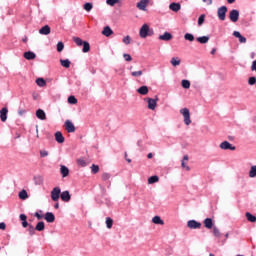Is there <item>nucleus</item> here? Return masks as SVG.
Masks as SVG:
<instances>
[{"mask_svg":"<svg viewBox=\"0 0 256 256\" xmlns=\"http://www.w3.org/2000/svg\"><path fill=\"white\" fill-rule=\"evenodd\" d=\"M72 41H74V43H76V45L78 47H83L82 48L83 53H89L91 51V44H89V42H87L77 36H74L72 38Z\"/></svg>","mask_w":256,"mask_h":256,"instance_id":"1","label":"nucleus"},{"mask_svg":"<svg viewBox=\"0 0 256 256\" xmlns=\"http://www.w3.org/2000/svg\"><path fill=\"white\" fill-rule=\"evenodd\" d=\"M139 35L141 39H147V37H153L155 35V30L149 27L148 24H143L140 28Z\"/></svg>","mask_w":256,"mask_h":256,"instance_id":"2","label":"nucleus"},{"mask_svg":"<svg viewBox=\"0 0 256 256\" xmlns=\"http://www.w3.org/2000/svg\"><path fill=\"white\" fill-rule=\"evenodd\" d=\"M96 202L99 203L100 205H103V203H105L107 207H111V199L107 198V190H105V188H103L101 199H99V196L96 197Z\"/></svg>","mask_w":256,"mask_h":256,"instance_id":"3","label":"nucleus"},{"mask_svg":"<svg viewBox=\"0 0 256 256\" xmlns=\"http://www.w3.org/2000/svg\"><path fill=\"white\" fill-rule=\"evenodd\" d=\"M227 11H229V9L225 5L218 8L217 17L220 21H225L227 18Z\"/></svg>","mask_w":256,"mask_h":256,"instance_id":"4","label":"nucleus"},{"mask_svg":"<svg viewBox=\"0 0 256 256\" xmlns=\"http://www.w3.org/2000/svg\"><path fill=\"white\" fill-rule=\"evenodd\" d=\"M181 115L184 117V123L185 125H191V112L188 108H182L180 110Z\"/></svg>","mask_w":256,"mask_h":256,"instance_id":"5","label":"nucleus"},{"mask_svg":"<svg viewBox=\"0 0 256 256\" xmlns=\"http://www.w3.org/2000/svg\"><path fill=\"white\" fill-rule=\"evenodd\" d=\"M145 101H147L148 103V109H150L151 111H155L159 98L155 96V98H146Z\"/></svg>","mask_w":256,"mask_h":256,"instance_id":"6","label":"nucleus"},{"mask_svg":"<svg viewBox=\"0 0 256 256\" xmlns=\"http://www.w3.org/2000/svg\"><path fill=\"white\" fill-rule=\"evenodd\" d=\"M220 149L223 151H235L237 149L233 144H231L229 141H223L220 143Z\"/></svg>","mask_w":256,"mask_h":256,"instance_id":"7","label":"nucleus"},{"mask_svg":"<svg viewBox=\"0 0 256 256\" xmlns=\"http://www.w3.org/2000/svg\"><path fill=\"white\" fill-rule=\"evenodd\" d=\"M59 197H61V188L60 187H54L51 191V199L52 201H59Z\"/></svg>","mask_w":256,"mask_h":256,"instance_id":"8","label":"nucleus"},{"mask_svg":"<svg viewBox=\"0 0 256 256\" xmlns=\"http://www.w3.org/2000/svg\"><path fill=\"white\" fill-rule=\"evenodd\" d=\"M229 19L232 21V23H237V21H239V10L232 9L229 12Z\"/></svg>","mask_w":256,"mask_h":256,"instance_id":"9","label":"nucleus"},{"mask_svg":"<svg viewBox=\"0 0 256 256\" xmlns=\"http://www.w3.org/2000/svg\"><path fill=\"white\" fill-rule=\"evenodd\" d=\"M64 127L67 133H75L76 131L75 124H73L71 120H66L64 123Z\"/></svg>","mask_w":256,"mask_h":256,"instance_id":"10","label":"nucleus"},{"mask_svg":"<svg viewBox=\"0 0 256 256\" xmlns=\"http://www.w3.org/2000/svg\"><path fill=\"white\" fill-rule=\"evenodd\" d=\"M201 222L197 220H189L187 222L188 229H201Z\"/></svg>","mask_w":256,"mask_h":256,"instance_id":"11","label":"nucleus"},{"mask_svg":"<svg viewBox=\"0 0 256 256\" xmlns=\"http://www.w3.org/2000/svg\"><path fill=\"white\" fill-rule=\"evenodd\" d=\"M60 199L64 201V203H69V201H71V194L69 193V190L61 192Z\"/></svg>","mask_w":256,"mask_h":256,"instance_id":"12","label":"nucleus"},{"mask_svg":"<svg viewBox=\"0 0 256 256\" xmlns=\"http://www.w3.org/2000/svg\"><path fill=\"white\" fill-rule=\"evenodd\" d=\"M23 57L27 61H33V59H37V54H35V52L33 51H27V52H24Z\"/></svg>","mask_w":256,"mask_h":256,"instance_id":"13","label":"nucleus"},{"mask_svg":"<svg viewBox=\"0 0 256 256\" xmlns=\"http://www.w3.org/2000/svg\"><path fill=\"white\" fill-rule=\"evenodd\" d=\"M147 5H149V0H140L136 7L140 10V11H146L147 9Z\"/></svg>","mask_w":256,"mask_h":256,"instance_id":"14","label":"nucleus"},{"mask_svg":"<svg viewBox=\"0 0 256 256\" xmlns=\"http://www.w3.org/2000/svg\"><path fill=\"white\" fill-rule=\"evenodd\" d=\"M44 219L47 223H55V214H53V212H46L44 214Z\"/></svg>","mask_w":256,"mask_h":256,"instance_id":"15","label":"nucleus"},{"mask_svg":"<svg viewBox=\"0 0 256 256\" xmlns=\"http://www.w3.org/2000/svg\"><path fill=\"white\" fill-rule=\"evenodd\" d=\"M158 39L160 41H171L173 34H171V32H164L163 35H159Z\"/></svg>","mask_w":256,"mask_h":256,"instance_id":"16","label":"nucleus"},{"mask_svg":"<svg viewBox=\"0 0 256 256\" xmlns=\"http://www.w3.org/2000/svg\"><path fill=\"white\" fill-rule=\"evenodd\" d=\"M203 223H204V227L206 229H213L215 227L214 226L215 223L213 222V218H206V219H204Z\"/></svg>","mask_w":256,"mask_h":256,"instance_id":"17","label":"nucleus"},{"mask_svg":"<svg viewBox=\"0 0 256 256\" xmlns=\"http://www.w3.org/2000/svg\"><path fill=\"white\" fill-rule=\"evenodd\" d=\"M19 219L21 221V225L24 229H27L29 227V222H27V215L26 214H20Z\"/></svg>","mask_w":256,"mask_h":256,"instance_id":"18","label":"nucleus"},{"mask_svg":"<svg viewBox=\"0 0 256 256\" xmlns=\"http://www.w3.org/2000/svg\"><path fill=\"white\" fill-rule=\"evenodd\" d=\"M54 137H55V141L57 143H65V136H63V133H61V131H57L55 134H54Z\"/></svg>","mask_w":256,"mask_h":256,"instance_id":"19","label":"nucleus"},{"mask_svg":"<svg viewBox=\"0 0 256 256\" xmlns=\"http://www.w3.org/2000/svg\"><path fill=\"white\" fill-rule=\"evenodd\" d=\"M7 113H9V109H7V107H4L0 110V119L2 123H5V121H7Z\"/></svg>","mask_w":256,"mask_h":256,"instance_id":"20","label":"nucleus"},{"mask_svg":"<svg viewBox=\"0 0 256 256\" xmlns=\"http://www.w3.org/2000/svg\"><path fill=\"white\" fill-rule=\"evenodd\" d=\"M169 9L171 11H174V13H177V12L181 11V4L177 3V2H172L169 5Z\"/></svg>","mask_w":256,"mask_h":256,"instance_id":"21","label":"nucleus"},{"mask_svg":"<svg viewBox=\"0 0 256 256\" xmlns=\"http://www.w3.org/2000/svg\"><path fill=\"white\" fill-rule=\"evenodd\" d=\"M36 117L37 119H40V121H45V119H47V114H45V111L40 108L36 111Z\"/></svg>","mask_w":256,"mask_h":256,"instance_id":"22","label":"nucleus"},{"mask_svg":"<svg viewBox=\"0 0 256 256\" xmlns=\"http://www.w3.org/2000/svg\"><path fill=\"white\" fill-rule=\"evenodd\" d=\"M233 36L236 37V39H239V43H247V38H245V36L241 35V32L234 31Z\"/></svg>","mask_w":256,"mask_h":256,"instance_id":"23","label":"nucleus"},{"mask_svg":"<svg viewBox=\"0 0 256 256\" xmlns=\"http://www.w3.org/2000/svg\"><path fill=\"white\" fill-rule=\"evenodd\" d=\"M136 91L139 95H148L149 87L143 85V86H140Z\"/></svg>","mask_w":256,"mask_h":256,"instance_id":"24","label":"nucleus"},{"mask_svg":"<svg viewBox=\"0 0 256 256\" xmlns=\"http://www.w3.org/2000/svg\"><path fill=\"white\" fill-rule=\"evenodd\" d=\"M60 173H61L63 179H65V177H69V168L65 165H61Z\"/></svg>","mask_w":256,"mask_h":256,"instance_id":"25","label":"nucleus"},{"mask_svg":"<svg viewBox=\"0 0 256 256\" xmlns=\"http://www.w3.org/2000/svg\"><path fill=\"white\" fill-rule=\"evenodd\" d=\"M102 35L105 37H111L113 35V29L110 26H105L102 30Z\"/></svg>","mask_w":256,"mask_h":256,"instance_id":"26","label":"nucleus"},{"mask_svg":"<svg viewBox=\"0 0 256 256\" xmlns=\"http://www.w3.org/2000/svg\"><path fill=\"white\" fill-rule=\"evenodd\" d=\"M50 33H51V27L49 25H45L39 30L40 35H49Z\"/></svg>","mask_w":256,"mask_h":256,"instance_id":"27","label":"nucleus"},{"mask_svg":"<svg viewBox=\"0 0 256 256\" xmlns=\"http://www.w3.org/2000/svg\"><path fill=\"white\" fill-rule=\"evenodd\" d=\"M209 36H200L196 38V41L200 43L201 45H205L206 43H209Z\"/></svg>","mask_w":256,"mask_h":256,"instance_id":"28","label":"nucleus"},{"mask_svg":"<svg viewBox=\"0 0 256 256\" xmlns=\"http://www.w3.org/2000/svg\"><path fill=\"white\" fill-rule=\"evenodd\" d=\"M152 223H154V225H165V222L163 219H161V216H154L152 218Z\"/></svg>","mask_w":256,"mask_h":256,"instance_id":"29","label":"nucleus"},{"mask_svg":"<svg viewBox=\"0 0 256 256\" xmlns=\"http://www.w3.org/2000/svg\"><path fill=\"white\" fill-rule=\"evenodd\" d=\"M18 197L22 201H25L26 199H29V194L27 193V190L23 189L19 192Z\"/></svg>","mask_w":256,"mask_h":256,"instance_id":"30","label":"nucleus"},{"mask_svg":"<svg viewBox=\"0 0 256 256\" xmlns=\"http://www.w3.org/2000/svg\"><path fill=\"white\" fill-rule=\"evenodd\" d=\"M60 64L65 69H69V67H71V60H69V59H60Z\"/></svg>","mask_w":256,"mask_h":256,"instance_id":"31","label":"nucleus"},{"mask_svg":"<svg viewBox=\"0 0 256 256\" xmlns=\"http://www.w3.org/2000/svg\"><path fill=\"white\" fill-rule=\"evenodd\" d=\"M155 183H159V176L153 175L148 178V184L153 185Z\"/></svg>","mask_w":256,"mask_h":256,"instance_id":"32","label":"nucleus"},{"mask_svg":"<svg viewBox=\"0 0 256 256\" xmlns=\"http://www.w3.org/2000/svg\"><path fill=\"white\" fill-rule=\"evenodd\" d=\"M170 63L173 67H179L181 65V59L179 57H173Z\"/></svg>","mask_w":256,"mask_h":256,"instance_id":"33","label":"nucleus"},{"mask_svg":"<svg viewBox=\"0 0 256 256\" xmlns=\"http://www.w3.org/2000/svg\"><path fill=\"white\" fill-rule=\"evenodd\" d=\"M246 219L247 221H249L250 223H256V216L251 214L250 212H246Z\"/></svg>","mask_w":256,"mask_h":256,"instance_id":"34","label":"nucleus"},{"mask_svg":"<svg viewBox=\"0 0 256 256\" xmlns=\"http://www.w3.org/2000/svg\"><path fill=\"white\" fill-rule=\"evenodd\" d=\"M36 231H45V222L39 221L35 226Z\"/></svg>","mask_w":256,"mask_h":256,"instance_id":"35","label":"nucleus"},{"mask_svg":"<svg viewBox=\"0 0 256 256\" xmlns=\"http://www.w3.org/2000/svg\"><path fill=\"white\" fill-rule=\"evenodd\" d=\"M36 85H38V87H46L47 81H45L43 78H37Z\"/></svg>","mask_w":256,"mask_h":256,"instance_id":"36","label":"nucleus"},{"mask_svg":"<svg viewBox=\"0 0 256 256\" xmlns=\"http://www.w3.org/2000/svg\"><path fill=\"white\" fill-rule=\"evenodd\" d=\"M83 9H84V11H87V13H89V12L93 9V3H91V2H86V3L83 5Z\"/></svg>","mask_w":256,"mask_h":256,"instance_id":"37","label":"nucleus"},{"mask_svg":"<svg viewBox=\"0 0 256 256\" xmlns=\"http://www.w3.org/2000/svg\"><path fill=\"white\" fill-rule=\"evenodd\" d=\"M181 85H182L183 89H190L191 82L187 79H184L181 81Z\"/></svg>","mask_w":256,"mask_h":256,"instance_id":"38","label":"nucleus"},{"mask_svg":"<svg viewBox=\"0 0 256 256\" xmlns=\"http://www.w3.org/2000/svg\"><path fill=\"white\" fill-rule=\"evenodd\" d=\"M184 39H185V41L193 42V41H195V36L191 33H186L184 35Z\"/></svg>","mask_w":256,"mask_h":256,"instance_id":"39","label":"nucleus"},{"mask_svg":"<svg viewBox=\"0 0 256 256\" xmlns=\"http://www.w3.org/2000/svg\"><path fill=\"white\" fill-rule=\"evenodd\" d=\"M35 185H43V177L42 176H34Z\"/></svg>","mask_w":256,"mask_h":256,"instance_id":"40","label":"nucleus"},{"mask_svg":"<svg viewBox=\"0 0 256 256\" xmlns=\"http://www.w3.org/2000/svg\"><path fill=\"white\" fill-rule=\"evenodd\" d=\"M63 49H65V44L63 42H58L56 45V50L58 53H61V51H63Z\"/></svg>","mask_w":256,"mask_h":256,"instance_id":"41","label":"nucleus"},{"mask_svg":"<svg viewBox=\"0 0 256 256\" xmlns=\"http://www.w3.org/2000/svg\"><path fill=\"white\" fill-rule=\"evenodd\" d=\"M249 177H251L252 179L256 177V165L250 168Z\"/></svg>","mask_w":256,"mask_h":256,"instance_id":"42","label":"nucleus"},{"mask_svg":"<svg viewBox=\"0 0 256 256\" xmlns=\"http://www.w3.org/2000/svg\"><path fill=\"white\" fill-rule=\"evenodd\" d=\"M106 227L107 229H112L113 228V220L111 217L106 218Z\"/></svg>","mask_w":256,"mask_h":256,"instance_id":"43","label":"nucleus"},{"mask_svg":"<svg viewBox=\"0 0 256 256\" xmlns=\"http://www.w3.org/2000/svg\"><path fill=\"white\" fill-rule=\"evenodd\" d=\"M68 103L70 105H77V98L73 95L69 96L68 97Z\"/></svg>","mask_w":256,"mask_h":256,"instance_id":"44","label":"nucleus"},{"mask_svg":"<svg viewBox=\"0 0 256 256\" xmlns=\"http://www.w3.org/2000/svg\"><path fill=\"white\" fill-rule=\"evenodd\" d=\"M77 165H79L80 167H87V162L85 161V159L79 158L77 159Z\"/></svg>","mask_w":256,"mask_h":256,"instance_id":"45","label":"nucleus"},{"mask_svg":"<svg viewBox=\"0 0 256 256\" xmlns=\"http://www.w3.org/2000/svg\"><path fill=\"white\" fill-rule=\"evenodd\" d=\"M98 171H99V165L92 164V166H91V173L93 175H97Z\"/></svg>","mask_w":256,"mask_h":256,"instance_id":"46","label":"nucleus"},{"mask_svg":"<svg viewBox=\"0 0 256 256\" xmlns=\"http://www.w3.org/2000/svg\"><path fill=\"white\" fill-rule=\"evenodd\" d=\"M35 231H36V229L33 227V224H30V225L28 226V233H29V235H30L31 237H33V235H35Z\"/></svg>","mask_w":256,"mask_h":256,"instance_id":"47","label":"nucleus"},{"mask_svg":"<svg viewBox=\"0 0 256 256\" xmlns=\"http://www.w3.org/2000/svg\"><path fill=\"white\" fill-rule=\"evenodd\" d=\"M205 23V14H201L198 18V26L201 27Z\"/></svg>","mask_w":256,"mask_h":256,"instance_id":"48","label":"nucleus"},{"mask_svg":"<svg viewBox=\"0 0 256 256\" xmlns=\"http://www.w3.org/2000/svg\"><path fill=\"white\" fill-rule=\"evenodd\" d=\"M213 235L214 237H221V232L219 231V228H217L216 226H214L213 228Z\"/></svg>","mask_w":256,"mask_h":256,"instance_id":"49","label":"nucleus"},{"mask_svg":"<svg viewBox=\"0 0 256 256\" xmlns=\"http://www.w3.org/2000/svg\"><path fill=\"white\" fill-rule=\"evenodd\" d=\"M107 5H110V7H115L117 3H119V0H106Z\"/></svg>","mask_w":256,"mask_h":256,"instance_id":"50","label":"nucleus"},{"mask_svg":"<svg viewBox=\"0 0 256 256\" xmlns=\"http://www.w3.org/2000/svg\"><path fill=\"white\" fill-rule=\"evenodd\" d=\"M110 179H111V175H110L109 173L104 172V173L102 174V180H103V181H109Z\"/></svg>","mask_w":256,"mask_h":256,"instance_id":"51","label":"nucleus"},{"mask_svg":"<svg viewBox=\"0 0 256 256\" xmlns=\"http://www.w3.org/2000/svg\"><path fill=\"white\" fill-rule=\"evenodd\" d=\"M25 113H27V110H25L23 107H19L18 108V115L20 116V117H23L24 115H25Z\"/></svg>","mask_w":256,"mask_h":256,"instance_id":"52","label":"nucleus"},{"mask_svg":"<svg viewBox=\"0 0 256 256\" xmlns=\"http://www.w3.org/2000/svg\"><path fill=\"white\" fill-rule=\"evenodd\" d=\"M122 41L125 45H129L131 43V36H125Z\"/></svg>","mask_w":256,"mask_h":256,"instance_id":"53","label":"nucleus"},{"mask_svg":"<svg viewBox=\"0 0 256 256\" xmlns=\"http://www.w3.org/2000/svg\"><path fill=\"white\" fill-rule=\"evenodd\" d=\"M132 77H141V75H143V71L139 70V71H134L131 72Z\"/></svg>","mask_w":256,"mask_h":256,"instance_id":"54","label":"nucleus"},{"mask_svg":"<svg viewBox=\"0 0 256 256\" xmlns=\"http://www.w3.org/2000/svg\"><path fill=\"white\" fill-rule=\"evenodd\" d=\"M123 58L125 59V61H128V62L133 61V57L130 56V54L128 53H124Z\"/></svg>","mask_w":256,"mask_h":256,"instance_id":"55","label":"nucleus"},{"mask_svg":"<svg viewBox=\"0 0 256 256\" xmlns=\"http://www.w3.org/2000/svg\"><path fill=\"white\" fill-rule=\"evenodd\" d=\"M49 156V151L47 150H40V157L45 158Z\"/></svg>","mask_w":256,"mask_h":256,"instance_id":"56","label":"nucleus"},{"mask_svg":"<svg viewBox=\"0 0 256 256\" xmlns=\"http://www.w3.org/2000/svg\"><path fill=\"white\" fill-rule=\"evenodd\" d=\"M34 217H36L38 221H41V219H45V215L39 214V212H35Z\"/></svg>","mask_w":256,"mask_h":256,"instance_id":"57","label":"nucleus"},{"mask_svg":"<svg viewBox=\"0 0 256 256\" xmlns=\"http://www.w3.org/2000/svg\"><path fill=\"white\" fill-rule=\"evenodd\" d=\"M181 167L182 169H186V171H191V168L185 164V161H181Z\"/></svg>","mask_w":256,"mask_h":256,"instance_id":"58","label":"nucleus"},{"mask_svg":"<svg viewBox=\"0 0 256 256\" xmlns=\"http://www.w3.org/2000/svg\"><path fill=\"white\" fill-rule=\"evenodd\" d=\"M0 229L1 231H5V229H7V224H5V222H0Z\"/></svg>","mask_w":256,"mask_h":256,"instance_id":"59","label":"nucleus"},{"mask_svg":"<svg viewBox=\"0 0 256 256\" xmlns=\"http://www.w3.org/2000/svg\"><path fill=\"white\" fill-rule=\"evenodd\" d=\"M251 71H255V72H256V60H254V61L252 62Z\"/></svg>","mask_w":256,"mask_h":256,"instance_id":"60","label":"nucleus"},{"mask_svg":"<svg viewBox=\"0 0 256 256\" xmlns=\"http://www.w3.org/2000/svg\"><path fill=\"white\" fill-rule=\"evenodd\" d=\"M32 97H33V100H34V101H37V99H38V97H39V94H37V93L34 92V93L32 94Z\"/></svg>","mask_w":256,"mask_h":256,"instance_id":"61","label":"nucleus"},{"mask_svg":"<svg viewBox=\"0 0 256 256\" xmlns=\"http://www.w3.org/2000/svg\"><path fill=\"white\" fill-rule=\"evenodd\" d=\"M203 3H207V5H212L213 0H203Z\"/></svg>","mask_w":256,"mask_h":256,"instance_id":"62","label":"nucleus"},{"mask_svg":"<svg viewBox=\"0 0 256 256\" xmlns=\"http://www.w3.org/2000/svg\"><path fill=\"white\" fill-rule=\"evenodd\" d=\"M182 161H184V162L185 161H189V156L188 155H184Z\"/></svg>","mask_w":256,"mask_h":256,"instance_id":"63","label":"nucleus"},{"mask_svg":"<svg viewBox=\"0 0 256 256\" xmlns=\"http://www.w3.org/2000/svg\"><path fill=\"white\" fill-rule=\"evenodd\" d=\"M147 158L148 159H153V153H148Z\"/></svg>","mask_w":256,"mask_h":256,"instance_id":"64","label":"nucleus"}]
</instances>
